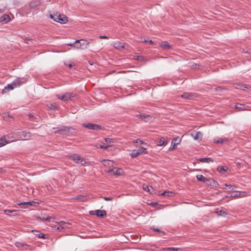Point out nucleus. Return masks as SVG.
Returning <instances> with one entry per match:
<instances>
[{
	"mask_svg": "<svg viewBox=\"0 0 251 251\" xmlns=\"http://www.w3.org/2000/svg\"><path fill=\"white\" fill-rule=\"evenodd\" d=\"M178 140V138H174L173 139V141L172 142V143H171V146L169 149V150L170 151H172L174 149H175L176 146V145L177 144H179V142H180V141H179L177 143H176V142Z\"/></svg>",
	"mask_w": 251,
	"mask_h": 251,
	"instance_id": "nucleus-18",
	"label": "nucleus"
},
{
	"mask_svg": "<svg viewBox=\"0 0 251 251\" xmlns=\"http://www.w3.org/2000/svg\"><path fill=\"white\" fill-rule=\"evenodd\" d=\"M75 200H76L77 201H85L86 200V197L83 195H78L76 196L75 198Z\"/></svg>",
	"mask_w": 251,
	"mask_h": 251,
	"instance_id": "nucleus-27",
	"label": "nucleus"
},
{
	"mask_svg": "<svg viewBox=\"0 0 251 251\" xmlns=\"http://www.w3.org/2000/svg\"><path fill=\"white\" fill-rule=\"evenodd\" d=\"M10 20V18L7 14L2 15L0 18V22L3 24L7 23Z\"/></svg>",
	"mask_w": 251,
	"mask_h": 251,
	"instance_id": "nucleus-17",
	"label": "nucleus"
},
{
	"mask_svg": "<svg viewBox=\"0 0 251 251\" xmlns=\"http://www.w3.org/2000/svg\"><path fill=\"white\" fill-rule=\"evenodd\" d=\"M89 214L90 215H95V211H89Z\"/></svg>",
	"mask_w": 251,
	"mask_h": 251,
	"instance_id": "nucleus-52",
	"label": "nucleus"
},
{
	"mask_svg": "<svg viewBox=\"0 0 251 251\" xmlns=\"http://www.w3.org/2000/svg\"><path fill=\"white\" fill-rule=\"evenodd\" d=\"M29 118H30L31 120V119H33V118H34V116H33V115H29Z\"/></svg>",
	"mask_w": 251,
	"mask_h": 251,
	"instance_id": "nucleus-54",
	"label": "nucleus"
},
{
	"mask_svg": "<svg viewBox=\"0 0 251 251\" xmlns=\"http://www.w3.org/2000/svg\"><path fill=\"white\" fill-rule=\"evenodd\" d=\"M139 141V143H140V144L142 145L144 144V142L142 140H140V139H138L136 140V143H138Z\"/></svg>",
	"mask_w": 251,
	"mask_h": 251,
	"instance_id": "nucleus-51",
	"label": "nucleus"
},
{
	"mask_svg": "<svg viewBox=\"0 0 251 251\" xmlns=\"http://www.w3.org/2000/svg\"><path fill=\"white\" fill-rule=\"evenodd\" d=\"M99 146H100V145H99L97 144V145H95V147H96V148H100Z\"/></svg>",
	"mask_w": 251,
	"mask_h": 251,
	"instance_id": "nucleus-56",
	"label": "nucleus"
},
{
	"mask_svg": "<svg viewBox=\"0 0 251 251\" xmlns=\"http://www.w3.org/2000/svg\"><path fill=\"white\" fill-rule=\"evenodd\" d=\"M99 38L100 39H109L108 37L107 36H104V35H100L99 36Z\"/></svg>",
	"mask_w": 251,
	"mask_h": 251,
	"instance_id": "nucleus-45",
	"label": "nucleus"
},
{
	"mask_svg": "<svg viewBox=\"0 0 251 251\" xmlns=\"http://www.w3.org/2000/svg\"><path fill=\"white\" fill-rule=\"evenodd\" d=\"M149 205H151L152 206V207H155L156 205H158V203L157 202H151L150 203L148 204Z\"/></svg>",
	"mask_w": 251,
	"mask_h": 251,
	"instance_id": "nucleus-44",
	"label": "nucleus"
},
{
	"mask_svg": "<svg viewBox=\"0 0 251 251\" xmlns=\"http://www.w3.org/2000/svg\"><path fill=\"white\" fill-rule=\"evenodd\" d=\"M160 46L164 50H169L172 48V46L168 44L167 42H164L162 43Z\"/></svg>",
	"mask_w": 251,
	"mask_h": 251,
	"instance_id": "nucleus-23",
	"label": "nucleus"
},
{
	"mask_svg": "<svg viewBox=\"0 0 251 251\" xmlns=\"http://www.w3.org/2000/svg\"><path fill=\"white\" fill-rule=\"evenodd\" d=\"M196 177L199 181H201L204 183L206 181V177H204L202 175H197Z\"/></svg>",
	"mask_w": 251,
	"mask_h": 251,
	"instance_id": "nucleus-30",
	"label": "nucleus"
},
{
	"mask_svg": "<svg viewBox=\"0 0 251 251\" xmlns=\"http://www.w3.org/2000/svg\"><path fill=\"white\" fill-rule=\"evenodd\" d=\"M228 141H229V140L227 138H218V139L214 140V143H215L217 144H223L225 142H228Z\"/></svg>",
	"mask_w": 251,
	"mask_h": 251,
	"instance_id": "nucleus-21",
	"label": "nucleus"
},
{
	"mask_svg": "<svg viewBox=\"0 0 251 251\" xmlns=\"http://www.w3.org/2000/svg\"><path fill=\"white\" fill-rule=\"evenodd\" d=\"M8 143V141L5 137L0 138V147H2Z\"/></svg>",
	"mask_w": 251,
	"mask_h": 251,
	"instance_id": "nucleus-31",
	"label": "nucleus"
},
{
	"mask_svg": "<svg viewBox=\"0 0 251 251\" xmlns=\"http://www.w3.org/2000/svg\"><path fill=\"white\" fill-rule=\"evenodd\" d=\"M223 89V88L222 87H220V86L217 87V88H215V90H216V91H221V90H222Z\"/></svg>",
	"mask_w": 251,
	"mask_h": 251,
	"instance_id": "nucleus-50",
	"label": "nucleus"
},
{
	"mask_svg": "<svg viewBox=\"0 0 251 251\" xmlns=\"http://www.w3.org/2000/svg\"><path fill=\"white\" fill-rule=\"evenodd\" d=\"M166 144L164 138L160 139L157 140V144L158 146H162Z\"/></svg>",
	"mask_w": 251,
	"mask_h": 251,
	"instance_id": "nucleus-33",
	"label": "nucleus"
},
{
	"mask_svg": "<svg viewBox=\"0 0 251 251\" xmlns=\"http://www.w3.org/2000/svg\"><path fill=\"white\" fill-rule=\"evenodd\" d=\"M99 147L101 149H107L109 147V146L105 145V144H103L102 145H100Z\"/></svg>",
	"mask_w": 251,
	"mask_h": 251,
	"instance_id": "nucleus-40",
	"label": "nucleus"
},
{
	"mask_svg": "<svg viewBox=\"0 0 251 251\" xmlns=\"http://www.w3.org/2000/svg\"><path fill=\"white\" fill-rule=\"evenodd\" d=\"M36 235L39 238H45V235L43 233H39L38 234H37Z\"/></svg>",
	"mask_w": 251,
	"mask_h": 251,
	"instance_id": "nucleus-42",
	"label": "nucleus"
},
{
	"mask_svg": "<svg viewBox=\"0 0 251 251\" xmlns=\"http://www.w3.org/2000/svg\"><path fill=\"white\" fill-rule=\"evenodd\" d=\"M53 132L55 134H60L65 135H71L75 133V129L71 126H61L56 127H53Z\"/></svg>",
	"mask_w": 251,
	"mask_h": 251,
	"instance_id": "nucleus-1",
	"label": "nucleus"
},
{
	"mask_svg": "<svg viewBox=\"0 0 251 251\" xmlns=\"http://www.w3.org/2000/svg\"><path fill=\"white\" fill-rule=\"evenodd\" d=\"M136 117H139L142 120H144V121L146 122H149L151 119V115L148 114L146 115L145 114H140L137 115Z\"/></svg>",
	"mask_w": 251,
	"mask_h": 251,
	"instance_id": "nucleus-12",
	"label": "nucleus"
},
{
	"mask_svg": "<svg viewBox=\"0 0 251 251\" xmlns=\"http://www.w3.org/2000/svg\"><path fill=\"white\" fill-rule=\"evenodd\" d=\"M161 195L166 197H172L174 195V193L171 191H165L161 194Z\"/></svg>",
	"mask_w": 251,
	"mask_h": 251,
	"instance_id": "nucleus-32",
	"label": "nucleus"
},
{
	"mask_svg": "<svg viewBox=\"0 0 251 251\" xmlns=\"http://www.w3.org/2000/svg\"><path fill=\"white\" fill-rule=\"evenodd\" d=\"M181 97L187 100H194L197 97V94L193 93H184L181 95Z\"/></svg>",
	"mask_w": 251,
	"mask_h": 251,
	"instance_id": "nucleus-11",
	"label": "nucleus"
},
{
	"mask_svg": "<svg viewBox=\"0 0 251 251\" xmlns=\"http://www.w3.org/2000/svg\"><path fill=\"white\" fill-rule=\"evenodd\" d=\"M215 213L219 216L223 217H226L227 215V213L223 210H220L219 208H216L215 209Z\"/></svg>",
	"mask_w": 251,
	"mask_h": 251,
	"instance_id": "nucleus-26",
	"label": "nucleus"
},
{
	"mask_svg": "<svg viewBox=\"0 0 251 251\" xmlns=\"http://www.w3.org/2000/svg\"><path fill=\"white\" fill-rule=\"evenodd\" d=\"M140 58H142V56H137V60H140Z\"/></svg>",
	"mask_w": 251,
	"mask_h": 251,
	"instance_id": "nucleus-55",
	"label": "nucleus"
},
{
	"mask_svg": "<svg viewBox=\"0 0 251 251\" xmlns=\"http://www.w3.org/2000/svg\"><path fill=\"white\" fill-rule=\"evenodd\" d=\"M37 218L39 219H41L42 220H43V221H50V220L51 219H52L53 218L51 217H50V216H48V217H37Z\"/></svg>",
	"mask_w": 251,
	"mask_h": 251,
	"instance_id": "nucleus-35",
	"label": "nucleus"
},
{
	"mask_svg": "<svg viewBox=\"0 0 251 251\" xmlns=\"http://www.w3.org/2000/svg\"><path fill=\"white\" fill-rule=\"evenodd\" d=\"M143 189L147 192H150V189H153V188L151 186H149L148 185H143Z\"/></svg>",
	"mask_w": 251,
	"mask_h": 251,
	"instance_id": "nucleus-36",
	"label": "nucleus"
},
{
	"mask_svg": "<svg viewBox=\"0 0 251 251\" xmlns=\"http://www.w3.org/2000/svg\"><path fill=\"white\" fill-rule=\"evenodd\" d=\"M66 65L68 66L70 69H71L73 67H75V64L74 63H70L69 64H66Z\"/></svg>",
	"mask_w": 251,
	"mask_h": 251,
	"instance_id": "nucleus-39",
	"label": "nucleus"
},
{
	"mask_svg": "<svg viewBox=\"0 0 251 251\" xmlns=\"http://www.w3.org/2000/svg\"><path fill=\"white\" fill-rule=\"evenodd\" d=\"M224 186L225 187H224V188L225 189H226L227 187H228L229 189H230L231 187H232V186L231 185H228L227 184H225Z\"/></svg>",
	"mask_w": 251,
	"mask_h": 251,
	"instance_id": "nucleus-49",
	"label": "nucleus"
},
{
	"mask_svg": "<svg viewBox=\"0 0 251 251\" xmlns=\"http://www.w3.org/2000/svg\"><path fill=\"white\" fill-rule=\"evenodd\" d=\"M206 185L208 186H211L213 187H216V185L217 184V182L214 180L213 178H206V181L205 182Z\"/></svg>",
	"mask_w": 251,
	"mask_h": 251,
	"instance_id": "nucleus-15",
	"label": "nucleus"
},
{
	"mask_svg": "<svg viewBox=\"0 0 251 251\" xmlns=\"http://www.w3.org/2000/svg\"><path fill=\"white\" fill-rule=\"evenodd\" d=\"M49 17L50 19L60 24H65L68 21V17L66 15L59 13L50 14Z\"/></svg>",
	"mask_w": 251,
	"mask_h": 251,
	"instance_id": "nucleus-3",
	"label": "nucleus"
},
{
	"mask_svg": "<svg viewBox=\"0 0 251 251\" xmlns=\"http://www.w3.org/2000/svg\"><path fill=\"white\" fill-rule=\"evenodd\" d=\"M247 193L246 192H240V196L241 197H245L247 196L246 195Z\"/></svg>",
	"mask_w": 251,
	"mask_h": 251,
	"instance_id": "nucleus-46",
	"label": "nucleus"
},
{
	"mask_svg": "<svg viewBox=\"0 0 251 251\" xmlns=\"http://www.w3.org/2000/svg\"><path fill=\"white\" fill-rule=\"evenodd\" d=\"M227 169V167L225 166H219L217 168V171L221 174H224L226 172Z\"/></svg>",
	"mask_w": 251,
	"mask_h": 251,
	"instance_id": "nucleus-22",
	"label": "nucleus"
},
{
	"mask_svg": "<svg viewBox=\"0 0 251 251\" xmlns=\"http://www.w3.org/2000/svg\"><path fill=\"white\" fill-rule=\"evenodd\" d=\"M165 249L171 251H182V249L181 248H175L173 247L168 248Z\"/></svg>",
	"mask_w": 251,
	"mask_h": 251,
	"instance_id": "nucleus-34",
	"label": "nucleus"
},
{
	"mask_svg": "<svg viewBox=\"0 0 251 251\" xmlns=\"http://www.w3.org/2000/svg\"><path fill=\"white\" fill-rule=\"evenodd\" d=\"M195 140H201L202 138V134L200 131H198L195 133V135L193 133L191 134Z\"/></svg>",
	"mask_w": 251,
	"mask_h": 251,
	"instance_id": "nucleus-20",
	"label": "nucleus"
},
{
	"mask_svg": "<svg viewBox=\"0 0 251 251\" xmlns=\"http://www.w3.org/2000/svg\"><path fill=\"white\" fill-rule=\"evenodd\" d=\"M69 158L74 160L76 164H79L81 165H84L86 163L85 160L77 154H72L70 155Z\"/></svg>",
	"mask_w": 251,
	"mask_h": 251,
	"instance_id": "nucleus-5",
	"label": "nucleus"
},
{
	"mask_svg": "<svg viewBox=\"0 0 251 251\" xmlns=\"http://www.w3.org/2000/svg\"><path fill=\"white\" fill-rule=\"evenodd\" d=\"M198 160L202 163H209L213 162V160L211 158H200Z\"/></svg>",
	"mask_w": 251,
	"mask_h": 251,
	"instance_id": "nucleus-28",
	"label": "nucleus"
},
{
	"mask_svg": "<svg viewBox=\"0 0 251 251\" xmlns=\"http://www.w3.org/2000/svg\"><path fill=\"white\" fill-rule=\"evenodd\" d=\"M143 153H147V149L143 147H141L137 150H133L131 153L130 155L132 158H135Z\"/></svg>",
	"mask_w": 251,
	"mask_h": 251,
	"instance_id": "nucleus-8",
	"label": "nucleus"
},
{
	"mask_svg": "<svg viewBox=\"0 0 251 251\" xmlns=\"http://www.w3.org/2000/svg\"><path fill=\"white\" fill-rule=\"evenodd\" d=\"M25 42L27 43V44H30V43H32V41L31 40L26 38L25 39Z\"/></svg>",
	"mask_w": 251,
	"mask_h": 251,
	"instance_id": "nucleus-43",
	"label": "nucleus"
},
{
	"mask_svg": "<svg viewBox=\"0 0 251 251\" xmlns=\"http://www.w3.org/2000/svg\"><path fill=\"white\" fill-rule=\"evenodd\" d=\"M15 245L17 247L20 248H25V247H27L29 246L28 245L25 244V243L20 242H16L15 243Z\"/></svg>",
	"mask_w": 251,
	"mask_h": 251,
	"instance_id": "nucleus-29",
	"label": "nucleus"
},
{
	"mask_svg": "<svg viewBox=\"0 0 251 251\" xmlns=\"http://www.w3.org/2000/svg\"><path fill=\"white\" fill-rule=\"evenodd\" d=\"M57 98L63 101H68L71 100V98L74 97L73 93H66L65 94L62 95H56Z\"/></svg>",
	"mask_w": 251,
	"mask_h": 251,
	"instance_id": "nucleus-9",
	"label": "nucleus"
},
{
	"mask_svg": "<svg viewBox=\"0 0 251 251\" xmlns=\"http://www.w3.org/2000/svg\"><path fill=\"white\" fill-rule=\"evenodd\" d=\"M95 212V215L99 218H103L106 216V212L104 210H97Z\"/></svg>",
	"mask_w": 251,
	"mask_h": 251,
	"instance_id": "nucleus-14",
	"label": "nucleus"
},
{
	"mask_svg": "<svg viewBox=\"0 0 251 251\" xmlns=\"http://www.w3.org/2000/svg\"><path fill=\"white\" fill-rule=\"evenodd\" d=\"M75 43H74V42H73V43H67L66 45L69 46H72V47L74 46L75 47Z\"/></svg>",
	"mask_w": 251,
	"mask_h": 251,
	"instance_id": "nucleus-48",
	"label": "nucleus"
},
{
	"mask_svg": "<svg viewBox=\"0 0 251 251\" xmlns=\"http://www.w3.org/2000/svg\"><path fill=\"white\" fill-rule=\"evenodd\" d=\"M144 42H149V41H148V40H145L144 41Z\"/></svg>",
	"mask_w": 251,
	"mask_h": 251,
	"instance_id": "nucleus-57",
	"label": "nucleus"
},
{
	"mask_svg": "<svg viewBox=\"0 0 251 251\" xmlns=\"http://www.w3.org/2000/svg\"><path fill=\"white\" fill-rule=\"evenodd\" d=\"M151 229H152V230H153L154 231H155L156 232L162 233L163 235L166 234V233L164 231L160 230L158 228H155L154 226H153L152 227H151Z\"/></svg>",
	"mask_w": 251,
	"mask_h": 251,
	"instance_id": "nucleus-38",
	"label": "nucleus"
},
{
	"mask_svg": "<svg viewBox=\"0 0 251 251\" xmlns=\"http://www.w3.org/2000/svg\"><path fill=\"white\" fill-rule=\"evenodd\" d=\"M103 199L106 201H112L114 200L113 197H103Z\"/></svg>",
	"mask_w": 251,
	"mask_h": 251,
	"instance_id": "nucleus-41",
	"label": "nucleus"
},
{
	"mask_svg": "<svg viewBox=\"0 0 251 251\" xmlns=\"http://www.w3.org/2000/svg\"><path fill=\"white\" fill-rule=\"evenodd\" d=\"M74 43H75V48L80 50L87 49L88 46L89 45V42L87 40L84 39L76 40L74 42Z\"/></svg>",
	"mask_w": 251,
	"mask_h": 251,
	"instance_id": "nucleus-4",
	"label": "nucleus"
},
{
	"mask_svg": "<svg viewBox=\"0 0 251 251\" xmlns=\"http://www.w3.org/2000/svg\"><path fill=\"white\" fill-rule=\"evenodd\" d=\"M234 107L236 109H238L239 110H246L247 108L245 107V105L242 103H237L234 105Z\"/></svg>",
	"mask_w": 251,
	"mask_h": 251,
	"instance_id": "nucleus-24",
	"label": "nucleus"
},
{
	"mask_svg": "<svg viewBox=\"0 0 251 251\" xmlns=\"http://www.w3.org/2000/svg\"><path fill=\"white\" fill-rule=\"evenodd\" d=\"M18 140H26L30 139V135L29 132L22 131L16 133Z\"/></svg>",
	"mask_w": 251,
	"mask_h": 251,
	"instance_id": "nucleus-6",
	"label": "nucleus"
},
{
	"mask_svg": "<svg viewBox=\"0 0 251 251\" xmlns=\"http://www.w3.org/2000/svg\"><path fill=\"white\" fill-rule=\"evenodd\" d=\"M18 211L16 210L5 209L3 212L5 214L8 216L14 217L17 215V212Z\"/></svg>",
	"mask_w": 251,
	"mask_h": 251,
	"instance_id": "nucleus-16",
	"label": "nucleus"
},
{
	"mask_svg": "<svg viewBox=\"0 0 251 251\" xmlns=\"http://www.w3.org/2000/svg\"><path fill=\"white\" fill-rule=\"evenodd\" d=\"M82 126L83 127H86L88 129L94 130H98L100 129H104V127H102V126L95 124H92V123H86L82 124Z\"/></svg>",
	"mask_w": 251,
	"mask_h": 251,
	"instance_id": "nucleus-7",
	"label": "nucleus"
},
{
	"mask_svg": "<svg viewBox=\"0 0 251 251\" xmlns=\"http://www.w3.org/2000/svg\"><path fill=\"white\" fill-rule=\"evenodd\" d=\"M38 202H36L33 201H29V202H18L17 204L20 206H21L22 208H28L29 206H31L33 205H35L36 204H38Z\"/></svg>",
	"mask_w": 251,
	"mask_h": 251,
	"instance_id": "nucleus-10",
	"label": "nucleus"
},
{
	"mask_svg": "<svg viewBox=\"0 0 251 251\" xmlns=\"http://www.w3.org/2000/svg\"><path fill=\"white\" fill-rule=\"evenodd\" d=\"M149 43H150L151 45H153V43H153V42L151 40H150L149 41Z\"/></svg>",
	"mask_w": 251,
	"mask_h": 251,
	"instance_id": "nucleus-53",
	"label": "nucleus"
},
{
	"mask_svg": "<svg viewBox=\"0 0 251 251\" xmlns=\"http://www.w3.org/2000/svg\"><path fill=\"white\" fill-rule=\"evenodd\" d=\"M101 162L104 166L109 167H112L113 164V162L110 160H103Z\"/></svg>",
	"mask_w": 251,
	"mask_h": 251,
	"instance_id": "nucleus-25",
	"label": "nucleus"
},
{
	"mask_svg": "<svg viewBox=\"0 0 251 251\" xmlns=\"http://www.w3.org/2000/svg\"><path fill=\"white\" fill-rule=\"evenodd\" d=\"M225 251H229V250H227Z\"/></svg>",
	"mask_w": 251,
	"mask_h": 251,
	"instance_id": "nucleus-59",
	"label": "nucleus"
},
{
	"mask_svg": "<svg viewBox=\"0 0 251 251\" xmlns=\"http://www.w3.org/2000/svg\"><path fill=\"white\" fill-rule=\"evenodd\" d=\"M89 64H90L91 65H93V64H92V63H90V62L89 63Z\"/></svg>",
	"mask_w": 251,
	"mask_h": 251,
	"instance_id": "nucleus-58",
	"label": "nucleus"
},
{
	"mask_svg": "<svg viewBox=\"0 0 251 251\" xmlns=\"http://www.w3.org/2000/svg\"><path fill=\"white\" fill-rule=\"evenodd\" d=\"M113 45L115 49L120 50L125 48V44L120 41H116L113 43Z\"/></svg>",
	"mask_w": 251,
	"mask_h": 251,
	"instance_id": "nucleus-13",
	"label": "nucleus"
},
{
	"mask_svg": "<svg viewBox=\"0 0 251 251\" xmlns=\"http://www.w3.org/2000/svg\"><path fill=\"white\" fill-rule=\"evenodd\" d=\"M105 141L107 143H110L111 142L112 139L109 138H106L104 139Z\"/></svg>",
	"mask_w": 251,
	"mask_h": 251,
	"instance_id": "nucleus-47",
	"label": "nucleus"
},
{
	"mask_svg": "<svg viewBox=\"0 0 251 251\" xmlns=\"http://www.w3.org/2000/svg\"><path fill=\"white\" fill-rule=\"evenodd\" d=\"M123 172V170L121 168L116 169V171H114L113 169H110L108 171H107L108 173L113 172V174L115 176L121 175Z\"/></svg>",
	"mask_w": 251,
	"mask_h": 251,
	"instance_id": "nucleus-19",
	"label": "nucleus"
},
{
	"mask_svg": "<svg viewBox=\"0 0 251 251\" xmlns=\"http://www.w3.org/2000/svg\"><path fill=\"white\" fill-rule=\"evenodd\" d=\"M48 107L52 110H55L57 108L56 105L55 103H50L48 105Z\"/></svg>",
	"mask_w": 251,
	"mask_h": 251,
	"instance_id": "nucleus-37",
	"label": "nucleus"
},
{
	"mask_svg": "<svg viewBox=\"0 0 251 251\" xmlns=\"http://www.w3.org/2000/svg\"><path fill=\"white\" fill-rule=\"evenodd\" d=\"M27 81L26 79L24 78L18 77L15 79L11 83L8 84L5 87L3 92L6 93L7 91L12 90L15 88L19 87Z\"/></svg>",
	"mask_w": 251,
	"mask_h": 251,
	"instance_id": "nucleus-2",
	"label": "nucleus"
}]
</instances>
